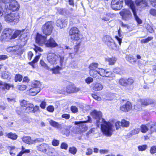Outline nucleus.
<instances>
[{"label":"nucleus","mask_w":156,"mask_h":156,"mask_svg":"<svg viewBox=\"0 0 156 156\" xmlns=\"http://www.w3.org/2000/svg\"><path fill=\"white\" fill-rule=\"evenodd\" d=\"M93 118L96 119V124L98 127L101 126L102 132L106 136L107 135V122L102 118V114L101 112L94 110L90 113Z\"/></svg>","instance_id":"1"},{"label":"nucleus","mask_w":156,"mask_h":156,"mask_svg":"<svg viewBox=\"0 0 156 156\" xmlns=\"http://www.w3.org/2000/svg\"><path fill=\"white\" fill-rule=\"evenodd\" d=\"M20 16L18 12H12L6 14L5 16L6 21L9 23L13 22L16 23L20 20Z\"/></svg>","instance_id":"2"},{"label":"nucleus","mask_w":156,"mask_h":156,"mask_svg":"<svg viewBox=\"0 0 156 156\" xmlns=\"http://www.w3.org/2000/svg\"><path fill=\"white\" fill-rule=\"evenodd\" d=\"M114 124L116 129L118 130L121 126V122L119 121L115 122V119H112L108 122V136H110L112 134L113 132L115 130Z\"/></svg>","instance_id":"3"},{"label":"nucleus","mask_w":156,"mask_h":156,"mask_svg":"<svg viewBox=\"0 0 156 156\" xmlns=\"http://www.w3.org/2000/svg\"><path fill=\"white\" fill-rule=\"evenodd\" d=\"M80 44L78 43L76 45H75L74 48L66 46L64 49V52L67 54H68L72 58H73L74 55L78 53V49L80 46Z\"/></svg>","instance_id":"4"},{"label":"nucleus","mask_w":156,"mask_h":156,"mask_svg":"<svg viewBox=\"0 0 156 156\" xmlns=\"http://www.w3.org/2000/svg\"><path fill=\"white\" fill-rule=\"evenodd\" d=\"M155 101L153 99H144L138 100L136 105L135 106L134 109L136 110L140 109L141 105L147 106L151 104L154 103Z\"/></svg>","instance_id":"5"},{"label":"nucleus","mask_w":156,"mask_h":156,"mask_svg":"<svg viewBox=\"0 0 156 156\" xmlns=\"http://www.w3.org/2000/svg\"><path fill=\"white\" fill-rule=\"evenodd\" d=\"M126 4L129 6V7L131 9L136 21L139 24H141L142 23V21L137 16L136 12L135 5L134 2L132 0H125Z\"/></svg>","instance_id":"6"},{"label":"nucleus","mask_w":156,"mask_h":156,"mask_svg":"<svg viewBox=\"0 0 156 156\" xmlns=\"http://www.w3.org/2000/svg\"><path fill=\"white\" fill-rule=\"evenodd\" d=\"M69 35L71 39L75 41H78L79 42H80L79 31L77 27H73L71 28L69 31Z\"/></svg>","instance_id":"7"},{"label":"nucleus","mask_w":156,"mask_h":156,"mask_svg":"<svg viewBox=\"0 0 156 156\" xmlns=\"http://www.w3.org/2000/svg\"><path fill=\"white\" fill-rule=\"evenodd\" d=\"M5 33L7 38L8 39H14L20 35L22 32H23V30H16L15 31L13 34H12V30L11 29H6L5 30Z\"/></svg>","instance_id":"8"},{"label":"nucleus","mask_w":156,"mask_h":156,"mask_svg":"<svg viewBox=\"0 0 156 156\" xmlns=\"http://www.w3.org/2000/svg\"><path fill=\"white\" fill-rule=\"evenodd\" d=\"M58 58V56L52 52L48 53L47 58L48 62L53 66L56 64Z\"/></svg>","instance_id":"9"},{"label":"nucleus","mask_w":156,"mask_h":156,"mask_svg":"<svg viewBox=\"0 0 156 156\" xmlns=\"http://www.w3.org/2000/svg\"><path fill=\"white\" fill-rule=\"evenodd\" d=\"M22 111L25 112H29L32 111L34 107V105L29 103L27 101L23 100L20 104Z\"/></svg>","instance_id":"10"},{"label":"nucleus","mask_w":156,"mask_h":156,"mask_svg":"<svg viewBox=\"0 0 156 156\" xmlns=\"http://www.w3.org/2000/svg\"><path fill=\"white\" fill-rule=\"evenodd\" d=\"M88 120L86 121H79L74 122V124L77 125L79 126V130L80 132H83L87 130V127L86 125L83 124L86 122H91L92 121L91 119L89 116H87Z\"/></svg>","instance_id":"11"},{"label":"nucleus","mask_w":156,"mask_h":156,"mask_svg":"<svg viewBox=\"0 0 156 156\" xmlns=\"http://www.w3.org/2000/svg\"><path fill=\"white\" fill-rule=\"evenodd\" d=\"M53 29L51 22H48L46 23L42 27V30L43 33L46 35L51 34Z\"/></svg>","instance_id":"12"},{"label":"nucleus","mask_w":156,"mask_h":156,"mask_svg":"<svg viewBox=\"0 0 156 156\" xmlns=\"http://www.w3.org/2000/svg\"><path fill=\"white\" fill-rule=\"evenodd\" d=\"M80 90L79 88L74 86L69 85L66 88H63L59 92L61 94H66L67 93H73L79 91Z\"/></svg>","instance_id":"13"},{"label":"nucleus","mask_w":156,"mask_h":156,"mask_svg":"<svg viewBox=\"0 0 156 156\" xmlns=\"http://www.w3.org/2000/svg\"><path fill=\"white\" fill-rule=\"evenodd\" d=\"M98 64L97 63H92L90 64L89 68V72L90 76L94 78H96L97 76L98 69H96L98 66Z\"/></svg>","instance_id":"14"},{"label":"nucleus","mask_w":156,"mask_h":156,"mask_svg":"<svg viewBox=\"0 0 156 156\" xmlns=\"http://www.w3.org/2000/svg\"><path fill=\"white\" fill-rule=\"evenodd\" d=\"M25 30V31H23V32L21 33L20 34V37L19 40L20 43V45L21 47H23L25 45L28 39L27 36L28 34V33L27 30L24 29L21 30Z\"/></svg>","instance_id":"15"},{"label":"nucleus","mask_w":156,"mask_h":156,"mask_svg":"<svg viewBox=\"0 0 156 156\" xmlns=\"http://www.w3.org/2000/svg\"><path fill=\"white\" fill-rule=\"evenodd\" d=\"M47 37L46 36H43L41 34L37 33L35 39L36 42L39 45L42 46L45 44Z\"/></svg>","instance_id":"16"},{"label":"nucleus","mask_w":156,"mask_h":156,"mask_svg":"<svg viewBox=\"0 0 156 156\" xmlns=\"http://www.w3.org/2000/svg\"><path fill=\"white\" fill-rule=\"evenodd\" d=\"M120 15L124 20H127L130 19L132 16L130 11L128 9H124L120 12Z\"/></svg>","instance_id":"17"},{"label":"nucleus","mask_w":156,"mask_h":156,"mask_svg":"<svg viewBox=\"0 0 156 156\" xmlns=\"http://www.w3.org/2000/svg\"><path fill=\"white\" fill-rule=\"evenodd\" d=\"M20 5L15 0H10L9 9L13 11H17L20 8Z\"/></svg>","instance_id":"18"},{"label":"nucleus","mask_w":156,"mask_h":156,"mask_svg":"<svg viewBox=\"0 0 156 156\" xmlns=\"http://www.w3.org/2000/svg\"><path fill=\"white\" fill-rule=\"evenodd\" d=\"M46 47L53 48L58 46V44L55 41L54 39L51 37L50 38L46 40L44 44Z\"/></svg>","instance_id":"19"},{"label":"nucleus","mask_w":156,"mask_h":156,"mask_svg":"<svg viewBox=\"0 0 156 156\" xmlns=\"http://www.w3.org/2000/svg\"><path fill=\"white\" fill-rule=\"evenodd\" d=\"M132 108L130 102L127 101L126 104L120 107V110L124 112H128L130 111Z\"/></svg>","instance_id":"20"},{"label":"nucleus","mask_w":156,"mask_h":156,"mask_svg":"<svg viewBox=\"0 0 156 156\" xmlns=\"http://www.w3.org/2000/svg\"><path fill=\"white\" fill-rule=\"evenodd\" d=\"M68 20L67 19H58L56 22L57 26L62 28L65 27L67 24Z\"/></svg>","instance_id":"21"},{"label":"nucleus","mask_w":156,"mask_h":156,"mask_svg":"<svg viewBox=\"0 0 156 156\" xmlns=\"http://www.w3.org/2000/svg\"><path fill=\"white\" fill-rule=\"evenodd\" d=\"M22 140L24 143L29 144H34L36 141H38L37 139L35 140H32L31 137L29 136L23 137L22 138Z\"/></svg>","instance_id":"22"},{"label":"nucleus","mask_w":156,"mask_h":156,"mask_svg":"<svg viewBox=\"0 0 156 156\" xmlns=\"http://www.w3.org/2000/svg\"><path fill=\"white\" fill-rule=\"evenodd\" d=\"M41 90L40 88H35L32 87L29 90V94L31 96H35L40 92Z\"/></svg>","instance_id":"23"},{"label":"nucleus","mask_w":156,"mask_h":156,"mask_svg":"<svg viewBox=\"0 0 156 156\" xmlns=\"http://www.w3.org/2000/svg\"><path fill=\"white\" fill-rule=\"evenodd\" d=\"M49 148L48 145L46 144H42L37 147V149L42 152H46Z\"/></svg>","instance_id":"24"},{"label":"nucleus","mask_w":156,"mask_h":156,"mask_svg":"<svg viewBox=\"0 0 156 156\" xmlns=\"http://www.w3.org/2000/svg\"><path fill=\"white\" fill-rule=\"evenodd\" d=\"M48 120L51 126L57 129L61 128V125L58 122L50 119H48Z\"/></svg>","instance_id":"25"},{"label":"nucleus","mask_w":156,"mask_h":156,"mask_svg":"<svg viewBox=\"0 0 156 156\" xmlns=\"http://www.w3.org/2000/svg\"><path fill=\"white\" fill-rule=\"evenodd\" d=\"M22 47L21 46L20 47L19 46H17L16 48L13 50L14 54L18 55L22 54L23 53Z\"/></svg>","instance_id":"26"},{"label":"nucleus","mask_w":156,"mask_h":156,"mask_svg":"<svg viewBox=\"0 0 156 156\" xmlns=\"http://www.w3.org/2000/svg\"><path fill=\"white\" fill-rule=\"evenodd\" d=\"M9 149L10 150L9 153L12 156H15L16 153L18 151V149L14 146L9 147Z\"/></svg>","instance_id":"27"},{"label":"nucleus","mask_w":156,"mask_h":156,"mask_svg":"<svg viewBox=\"0 0 156 156\" xmlns=\"http://www.w3.org/2000/svg\"><path fill=\"white\" fill-rule=\"evenodd\" d=\"M147 126L150 128L151 131L152 133L156 129V122H151L147 124Z\"/></svg>","instance_id":"28"},{"label":"nucleus","mask_w":156,"mask_h":156,"mask_svg":"<svg viewBox=\"0 0 156 156\" xmlns=\"http://www.w3.org/2000/svg\"><path fill=\"white\" fill-rule=\"evenodd\" d=\"M98 69V70L97 71V76L98 75H99L103 77L106 76V75L107 74V72H106L104 69Z\"/></svg>","instance_id":"29"},{"label":"nucleus","mask_w":156,"mask_h":156,"mask_svg":"<svg viewBox=\"0 0 156 156\" xmlns=\"http://www.w3.org/2000/svg\"><path fill=\"white\" fill-rule=\"evenodd\" d=\"M0 85L3 86V87H4L5 90V89L9 90L11 87H13V85L12 84H9L3 83L2 81H0Z\"/></svg>","instance_id":"30"},{"label":"nucleus","mask_w":156,"mask_h":156,"mask_svg":"<svg viewBox=\"0 0 156 156\" xmlns=\"http://www.w3.org/2000/svg\"><path fill=\"white\" fill-rule=\"evenodd\" d=\"M108 40H111V41H108V44H109V46L111 47V48L113 49H115L116 48V45L115 42L111 38L109 37Z\"/></svg>","instance_id":"31"},{"label":"nucleus","mask_w":156,"mask_h":156,"mask_svg":"<svg viewBox=\"0 0 156 156\" xmlns=\"http://www.w3.org/2000/svg\"><path fill=\"white\" fill-rule=\"evenodd\" d=\"M126 60L131 63L136 62V59L131 55H126Z\"/></svg>","instance_id":"32"},{"label":"nucleus","mask_w":156,"mask_h":156,"mask_svg":"<svg viewBox=\"0 0 156 156\" xmlns=\"http://www.w3.org/2000/svg\"><path fill=\"white\" fill-rule=\"evenodd\" d=\"M103 88V86L101 84L97 83H96L93 88V90L95 91H97L100 90Z\"/></svg>","instance_id":"33"},{"label":"nucleus","mask_w":156,"mask_h":156,"mask_svg":"<svg viewBox=\"0 0 156 156\" xmlns=\"http://www.w3.org/2000/svg\"><path fill=\"white\" fill-rule=\"evenodd\" d=\"M122 2L121 3L119 2L118 4L112 5V8L113 9L117 10L120 9L122 8Z\"/></svg>","instance_id":"34"},{"label":"nucleus","mask_w":156,"mask_h":156,"mask_svg":"<svg viewBox=\"0 0 156 156\" xmlns=\"http://www.w3.org/2000/svg\"><path fill=\"white\" fill-rule=\"evenodd\" d=\"M117 59L115 57H112L108 59V64L110 65H114Z\"/></svg>","instance_id":"35"},{"label":"nucleus","mask_w":156,"mask_h":156,"mask_svg":"<svg viewBox=\"0 0 156 156\" xmlns=\"http://www.w3.org/2000/svg\"><path fill=\"white\" fill-rule=\"evenodd\" d=\"M6 136L9 138L13 140H15L16 139L17 136L15 133H8L6 134Z\"/></svg>","instance_id":"36"},{"label":"nucleus","mask_w":156,"mask_h":156,"mask_svg":"<svg viewBox=\"0 0 156 156\" xmlns=\"http://www.w3.org/2000/svg\"><path fill=\"white\" fill-rule=\"evenodd\" d=\"M41 83L39 81L37 80L34 81L32 83V87H33L40 88Z\"/></svg>","instance_id":"37"},{"label":"nucleus","mask_w":156,"mask_h":156,"mask_svg":"<svg viewBox=\"0 0 156 156\" xmlns=\"http://www.w3.org/2000/svg\"><path fill=\"white\" fill-rule=\"evenodd\" d=\"M147 126L144 125H142L140 126L141 130L142 133H145L148 130Z\"/></svg>","instance_id":"38"},{"label":"nucleus","mask_w":156,"mask_h":156,"mask_svg":"<svg viewBox=\"0 0 156 156\" xmlns=\"http://www.w3.org/2000/svg\"><path fill=\"white\" fill-rule=\"evenodd\" d=\"M61 69V68L58 66L51 69L53 73L57 74L59 73V71Z\"/></svg>","instance_id":"39"},{"label":"nucleus","mask_w":156,"mask_h":156,"mask_svg":"<svg viewBox=\"0 0 156 156\" xmlns=\"http://www.w3.org/2000/svg\"><path fill=\"white\" fill-rule=\"evenodd\" d=\"M121 126L123 127H127L129 126V122L125 119H122L121 122Z\"/></svg>","instance_id":"40"},{"label":"nucleus","mask_w":156,"mask_h":156,"mask_svg":"<svg viewBox=\"0 0 156 156\" xmlns=\"http://www.w3.org/2000/svg\"><path fill=\"white\" fill-rule=\"evenodd\" d=\"M22 75L19 74H17L16 75L15 77V81L16 82L18 81L20 82L22 80Z\"/></svg>","instance_id":"41"},{"label":"nucleus","mask_w":156,"mask_h":156,"mask_svg":"<svg viewBox=\"0 0 156 156\" xmlns=\"http://www.w3.org/2000/svg\"><path fill=\"white\" fill-rule=\"evenodd\" d=\"M140 129L139 128H136L132 130L129 132V135L132 136L138 134L140 132Z\"/></svg>","instance_id":"42"},{"label":"nucleus","mask_w":156,"mask_h":156,"mask_svg":"<svg viewBox=\"0 0 156 156\" xmlns=\"http://www.w3.org/2000/svg\"><path fill=\"white\" fill-rule=\"evenodd\" d=\"M40 56L39 55L36 56L32 62L29 63V64L31 65L33 67H34V66L33 65L34 64L37 62L40 58Z\"/></svg>","instance_id":"43"},{"label":"nucleus","mask_w":156,"mask_h":156,"mask_svg":"<svg viewBox=\"0 0 156 156\" xmlns=\"http://www.w3.org/2000/svg\"><path fill=\"white\" fill-rule=\"evenodd\" d=\"M69 151L72 154H75L76 153L77 150L75 147H73L69 148Z\"/></svg>","instance_id":"44"},{"label":"nucleus","mask_w":156,"mask_h":156,"mask_svg":"<svg viewBox=\"0 0 156 156\" xmlns=\"http://www.w3.org/2000/svg\"><path fill=\"white\" fill-rule=\"evenodd\" d=\"M119 83L122 86L126 87V79H120L119 81Z\"/></svg>","instance_id":"45"},{"label":"nucleus","mask_w":156,"mask_h":156,"mask_svg":"<svg viewBox=\"0 0 156 156\" xmlns=\"http://www.w3.org/2000/svg\"><path fill=\"white\" fill-rule=\"evenodd\" d=\"M145 27L147 30L150 33H152L154 32V30L152 27L148 24L145 25Z\"/></svg>","instance_id":"46"},{"label":"nucleus","mask_w":156,"mask_h":156,"mask_svg":"<svg viewBox=\"0 0 156 156\" xmlns=\"http://www.w3.org/2000/svg\"><path fill=\"white\" fill-rule=\"evenodd\" d=\"M126 86L128 85H131L134 82L133 80L131 78H129L128 79H126Z\"/></svg>","instance_id":"47"},{"label":"nucleus","mask_w":156,"mask_h":156,"mask_svg":"<svg viewBox=\"0 0 156 156\" xmlns=\"http://www.w3.org/2000/svg\"><path fill=\"white\" fill-rule=\"evenodd\" d=\"M10 75V74L9 73L5 72L2 73V77L3 79H7L9 78Z\"/></svg>","instance_id":"48"},{"label":"nucleus","mask_w":156,"mask_h":156,"mask_svg":"<svg viewBox=\"0 0 156 156\" xmlns=\"http://www.w3.org/2000/svg\"><path fill=\"white\" fill-rule=\"evenodd\" d=\"M119 2L120 3L122 2V0H112L111 2V6L112 5L118 4Z\"/></svg>","instance_id":"49"},{"label":"nucleus","mask_w":156,"mask_h":156,"mask_svg":"<svg viewBox=\"0 0 156 156\" xmlns=\"http://www.w3.org/2000/svg\"><path fill=\"white\" fill-rule=\"evenodd\" d=\"M40 63L41 66L43 67L44 68L46 69H49V68L47 64H46L43 60H41L40 61Z\"/></svg>","instance_id":"50"},{"label":"nucleus","mask_w":156,"mask_h":156,"mask_svg":"<svg viewBox=\"0 0 156 156\" xmlns=\"http://www.w3.org/2000/svg\"><path fill=\"white\" fill-rule=\"evenodd\" d=\"M17 88L20 90L23 91L27 88V86L25 85H21L18 86Z\"/></svg>","instance_id":"51"},{"label":"nucleus","mask_w":156,"mask_h":156,"mask_svg":"<svg viewBox=\"0 0 156 156\" xmlns=\"http://www.w3.org/2000/svg\"><path fill=\"white\" fill-rule=\"evenodd\" d=\"M46 105V102L45 101V100H44V101H42L41 102V103L40 104V106L41 108L44 109L45 108Z\"/></svg>","instance_id":"52"},{"label":"nucleus","mask_w":156,"mask_h":156,"mask_svg":"<svg viewBox=\"0 0 156 156\" xmlns=\"http://www.w3.org/2000/svg\"><path fill=\"white\" fill-rule=\"evenodd\" d=\"M147 147V145H144L142 146H138V148L139 150L140 151H143L146 150Z\"/></svg>","instance_id":"53"},{"label":"nucleus","mask_w":156,"mask_h":156,"mask_svg":"<svg viewBox=\"0 0 156 156\" xmlns=\"http://www.w3.org/2000/svg\"><path fill=\"white\" fill-rule=\"evenodd\" d=\"M47 110L50 112H52L54 111V108L52 105H49L47 108Z\"/></svg>","instance_id":"54"},{"label":"nucleus","mask_w":156,"mask_h":156,"mask_svg":"<svg viewBox=\"0 0 156 156\" xmlns=\"http://www.w3.org/2000/svg\"><path fill=\"white\" fill-rule=\"evenodd\" d=\"M93 81V78L90 77L87 78L85 80L86 82L88 84H89Z\"/></svg>","instance_id":"55"},{"label":"nucleus","mask_w":156,"mask_h":156,"mask_svg":"<svg viewBox=\"0 0 156 156\" xmlns=\"http://www.w3.org/2000/svg\"><path fill=\"white\" fill-rule=\"evenodd\" d=\"M145 1L144 0H136V3L138 6H140L142 4H144Z\"/></svg>","instance_id":"56"},{"label":"nucleus","mask_w":156,"mask_h":156,"mask_svg":"<svg viewBox=\"0 0 156 156\" xmlns=\"http://www.w3.org/2000/svg\"><path fill=\"white\" fill-rule=\"evenodd\" d=\"M21 151L23 152V154L29 153L30 152V151L29 149H26L23 146L22 147Z\"/></svg>","instance_id":"57"},{"label":"nucleus","mask_w":156,"mask_h":156,"mask_svg":"<svg viewBox=\"0 0 156 156\" xmlns=\"http://www.w3.org/2000/svg\"><path fill=\"white\" fill-rule=\"evenodd\" d=\"M71 110L73 113H76L78 111V108L75 106H72L71 107Z\"/></svg>","instance_id":"58"},{"label":"nucleus","mask_w":156,"mask_h":156,"mask_svg":"<svg viewBox=\"0 0 156 156\" xmlns=\"http://www.w3.org/2000/svg\"><path fill=\"white\" fill-rule=\"evenodd\" d=\"M34 50L36 52L37 51L42 52L43 51L42 49L41 48L36 45H35Z\"/></svg>","instance_id":"59"},{"label":"nucleus","mask_w":156,"mask_h":156,"mask_svg":"<svg viewBox=\"0 0 156 156\" xmlns=\"http://www.w3.org/2000/svg\"><path fill=\"white\" fill-rule=\"evenodd\" d=\"M59 140L54 139L52 142V144L54 146H58L59 144Z\"/></svg>","instance_id":"60"},{"label":"nucleus","mask_w":156,"mask_h":156,"mask_svg":"<svg viewBox=\"0 0 156 156\" xmlns=\"http://www.w3.org/2000/svg\"><path fill=\"white\" fill-rule=\"evenodd\" d=\"M1 37L2 40L8 39V38H7V36H6V35L5 34V30L2 33Z\"/></svg>","instance_id":"61"},{"label":"nucleus","mask_w":156,"mask_h":156,"mask_svg":"<svg viewBox=\"0 0 156 156\" xmlns=\"http://www.w3.org/2000/svg\"><path fill=\"white\" fill-rule=\"evenodd\" d=\"M114 77V74L112 73L111 72H108V78L111 77V78L108 80H112L113 79V77Z\"/></svg>","instance_id":"62"},{"label":"nucleus","mask_w":156,"mask_h":156,"mask_svg":"<svg viewBox=\"0 0 156 156\" xmlns=\"http://www.w3.org/2000/svg\"><path fill=\"white\" fill-rule=\"evenodd\" d=\"M150 152L151 153H156V146H153L151 148Z\"/></svg>","instance_id":"63"},{"label":"nucleus","mask_w":156,"mask_h":156,"mask_svg":"<svg viewBox=\"0 0 156 156\" xmlns=\"http://www.w3.org/2000/svg\"><path fill=\"white\" fill-rule=\"evenodd\" d=\"M150 13L154 16H156V10L155 9H151L150 11Z\"/></svg>","instance_id":"64"}]
</instances>
